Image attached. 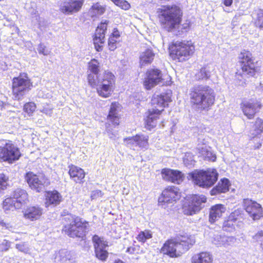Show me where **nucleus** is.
Instances as JSON below:
<instances>
[{
    "instance_id": "nucleus-1",
    "label": "nucleus",
    "mask_w": 263,
    "mask_h": 263,
    "mask_svg": "<svg viewBox=\"0 0 263 263\" xmlns=\"http://www.w3.org/2000/svg\"><path fill=\"white\" fill-rule=\"evenodd\" d=\"M191 102L195 108L200 110H208L214 104L215 92L207 85L194 86L190 91Z\"/></svg>"
},
{
    "instance_id": "nucleus-2",
    "label": "nucleus",
    "mask_w": 263,
    "mask_h": 263,
    "mask_svg": "<svg viewBox=\"0 0 263 263\" xmlns=\"http://www.w3.org/2000/svg\"><path fill=\"white\" fill-rule=\"evenodd\" d=\"M238 59L241 68L236 72L235 80L237 85L244 86L247 79L255 77L259 69L254 61L255 59L249 51L242 50L239 54Z\"/></svg>"
},
{
    "instance_id": "nucleus-3",
    "label": "nucleus",
    "mask_w": 263,
    "mask_h": 263,
    "mask_svg": "<svg viewBox=\"0 0 263 263\" xmlns=\"http://www.w3.org/2000/svg\"><path fill=\"white\" fill-rule=\"evenodd\" d=\"M195 243L194 236L180 235L174 239L166 241L161 249V252L171 257H178L189 250Z\"/></svg>"
},
{
    "instance_id": "nucleus-4",
    "label": "nucleus",
    "mask_w": 263,
    "mask_h": 263,
    "mask_svg": "<svg viewBox=\"0 0 263 263\" xmlns=\"http://www.w3.org/2000/svg\"><path fill=\"white\" fill-rule=\"evenodd\" d=\"M171 101V91L160 95L155 94L151 100L153 108L148 110V114L146 120V126L150 129L156 126L157 120L160 113L163 110V108L168 105V103Z\"/></svg>"
},
{
    "instance_id": "nucleus-5",
    "label": "nucleus",
    "mask_w": 263,
    "mask_h": 263,
    "mask_svg": "<svg viewBox=\"0 0 263 263\" xmlns=\"http://www.w3.org/2000/svg\"><path fill=\"white\" fill-rule=\"evenodd\" d=\"M65 224L63 231L70 237L83 238L88 230V222L79 217L68 215L64 218Z\"/></svg>"
},
{
    "instance_id": "nucleus-6",
    "label": "nucleus",
    "mask_w": 263,
    "mask_h": 263,
    "mask_svg": "<svg viewBox=\"0 0 263 263\" xmlns=\"http://www.w3.org/2000/svg\"><path fill=\"white\" fill-rule=\"evenodd\" d=\"M160 21L165 29L177 36L185 35L192 25L189 17H161Z\"/></svg>"
},
{
    "instance_id": "nucleus-7",
    "label": "nucleus",
    "mask_w": 263,
    "mask_h": 263,
    "mask_svg": "<svg viewBox=\"0 0 263 263\" xmlns=\"http://www.w3.org/2000/svg\"><path fill=\"white\" fill-rule=\"evenodd\" d=\"M218 176L216 170L211 168L206 170H196L189 174L194 184L202 188H209L213 186L217 181Z\"/></svg>"
},
{
    "instance_id": "nucleus-8",
    "label": "nucleus",
    "mask_w": 263,
    "mask_h": 263,
    "mask_svg": "<svg viewBox=\"0 0 263 263\" xmlns=\"http://www.w3.org/2000/svg\"><path fill=\"white\" fill-rule=\"evenodd\" d=\"M33 86L26 73H21L12 80V96L15 100H22Z\"/></svg>"
},
{
    "instance_id": "nucleus-9",
    "label": "nucleus",
    "mask_w": 263,
    "mask_h": 263,
    "mask_svg": "<svg viewBox=\"0 0 263 263\" xmlns=\"http://www.w3.org/2000/svg\"><path fill=\"white\" fill-rule=\"evenodd\" d=\"M169 49L172 57L182 62L187 60L193 54L194 47L188 43L177 41L173 43Z\"/></svg>"
},
{
    "instance_id": "nucleus-10",
    "label": "nucleus",
    "mask_w": 263,
    "mask_h": 263,
    "mask_svg": "<svg viewBox=\"0 0 263 263\" xmlns=\"http://www.w3.org/2000/svg\"><path fill=\"white\" fill-rule=\"evenodd\" d=\"M0 148V158L4 161L12 163L21 156L18 148L10 141L3 140Z\"/></svg>"
},
{
    "instance_id": "nucleus-11",
    "label": "nucleus",
    "mask_w": 263,
    "mask_h": 263,
    "mask_svg": "<svg viewBox=\"0 0 263 263\" xmlns=\"http://www.w3.org/2000/svg\"><path fill=\"white\" fill-rule=\"evenodd\" d=\"M206 201L204 195H193L186 200L182 209L185 215H193L199 212L203 208V204Z\"/></svg>"
},
{
    "instance_id": "nucleus-12",
    "label": "nucleus",
    "mask_w": 263,
    "mask_h": 263,
    "mask_svg": "<svg viewBox=\"0 0 263 263\" xmlns=\"http://www.w3.org/2000/svg\"><path fill=\"white\" fill-rule=\"evenodd\" d=\"M25 179L30 188L36 192H41L49 184L48 179L43 175H37L28 172L25 175Z\"/></svg>"
},
{
    "instance_id": "nucleus-13",
    "label": "nucleus",
    "mask_w": 263,
    "mask_h": 263,
    "mask_svg": "<svg viewBox=\"0 0 263 263\" xmlns=\"http://www.w3.org/2000/svg\"><path fill=\"white\" fill-rule=\"evenodd\" d=\"M115 76L110 72H105L101 76L100 86L97 88L99 95L103 98H108L111 96L115 85Z\"/></svg>"
},
{
    "instance_id": "nucleus-14",
    "label": "nucleus",
    "mask_w": 263,
    "mask_h": 263,
    "mask_svg": "<svg viewBox=\"0 0 263 263\" xmlns=\"http://www.w3.org/2000/svg\"><path fill=\"white\" fill-rule=\"evenodd\" d=\"M92 241L95 248L96 256L99 259L105 260L108 257V253L106 249L108 243L103 237L95 235L92 238Z\"/></svg>"
},
{
    "instance_id": "nucleus-15",
    "label": "nucleus",
    "mask_w": 263,
    "mask_h": 263,
    "mask_svg": "<svg viewBox=\"0 0 263 263\" xmlns=\"http://www.w3.org/2000/svg\"><path fill=\"white\" fill-rule=\"evenodd\" d=\"M162 73L158 69H151L147 71L144 81V85L146 89H151L162 83Z\"/></svg>"
},
{
    "instance_id": "nucleus-16",
    "label": "nucleus",
    "mask_w": 263,
    "mask_h": 263,
    "mask_svg": "<svg viewBox=\"0 0 263 263\" xmlns=\"http://www.w3.org/2000/svg\"><path fill=\"white\" fill-rule=\"evenodd\" d=\"M243 206L246 211L254 220H258L260 217H263L261 206L256 201L249 199H245Z\"/></svg>"
},
{
    "instance_id": "nucleus-17",
    "label": "nucleus",
    "mask_w": 263,
    "mask_h": 263,
    "mask_svg": "<svg viewBox=\"0 0 263 263\" xmlns=\"http://www.w3.org/2000/svg\"><path fill=\"white\" fill-rule=\"evenodd\" d=\"M180 197L179 189L175 186H168L162 193L161 196L159 198L158 202L162 204L170 203L178 200Z\"/></svg>"
},
{
    "instance_id": "nucleus-18",
    "label": "nucleus",
    "mask_w": 263,
    "mask_h": 263,
    "mask_svg": "<svg viewBox=\"0 0 263 263\" xmlns=\"http://www.w3.org/2000/svg\"><path fill=\"white\" fill-rule=\"evenodd\" d=\"M148 137L144 135H136L135 136L124 139V141L126 142L127 146L134 149H135V146L147 149L148 146Z\"/></svg>"
},
{
    "instance_id": "nucleus-19",
    "label": "nucleus",
    "mask_w": 263,
    "mask_h": 263,
    "mask_svg": "<svg viewBox=\"0 0 263 263\" xmlns=\"http://www.w3.org/2000/svg\"><path fill=\"white\" fill-rule=\"evenodd\" d=\"M158 16H182V11L176 5H163L157 10Z\"/></svg>"
},
{
    "instance_id": "nucleus-20",
    "label": "nucleus",
    "mask_w": 263,
    "mask_h": 263,
    "mask_svg": "<svg viewBox=\"0 0 263 263\" xmlns=\"http://www.w3.org/2000/svg\"><path fill=\"white\" fill-rule=\"evenodd\" d=\"M161 174L164 180L174 183L180 184L184 178V176L182 172L177 170L164 168L162 170Z\"/></svg>"
},
{
    "instance_id": "nucleus-21",
    "label": "nucleus",
    "mask_w": 263,
    "mask_h": 263,
    "mask_svg": "<svg viewBox=\"0 0 263 263\" xmlns=\"http://www.w3.org/2000/svg\"><path fill=\"white\" fill-rule=\"evenodd\" d=\"M84 3L83 0H75L65 2L61 7V10L66 14H71L79 11Z\"/></svg>"
},
{
    "instance_id": "nucleus-22",
    "label": "nucleus",
    "mask_w": 263,
    "mask_h": 263,
    "mask_svg": "<svg viewBox=\"0 0 263 263\" xmlns=\"http://www.w3.org/2000/svg\"><path fill=\"white\" fill-rule=\"evenodd\" d=\"M11 196L15 201V209H20L28 201V194L27 192L20 188L15 190L11 194Z\"/></svg>"
},
{
    "instance_id": "nucleus-23",
    "label": "nucleus",
    "mask_w": 263,
    "mask_h": 263,
    "mask_svg": "<svg viewBox=\"0 0 263 263\" xmlns=\"http://www.w3.org/2000/svg\"><path fill=\"white\" fill-rule=\"evenodd\" d=\"M260 107L261 105L257 102H247L243 104L242 109L245 115L251 119Z\"/></svg>"
},
{
    "instance_id": "nucleus-24",
    "label": "nucleus",
    "mask_w": 263,
    "mask_h": 263,
    "mask_svg": "<svg viewBox=\"0 0 263 263\" xmlns=\"http://www.w3.org/2000/svg\"><path fill=\"white\" fill-rule=\"evenodd\" d=\"M45 196L46 207L51 205L55 206L59 204L62 198L61 194L55 190L46 192Z\"/></svg>"
},
{
    "instance_id": "nucleus-25",
    "label": "nucleus",
    "mask_w": 263,
    "mask_h": 263,
    "mask_svg": "<svg viewBox=\"0 0 263 263\" xmlns=\"http://www.w3.org/2000/svg\"><path fill=\"white\" fill-rule=\"evenodd\" d=\"M226 211V208L223 204H217L212 206L210 210L209 221L212 223L218 220Z\"/></svg>"
},
{
    "instance_id": "nucleus-26",
    "label": "nucleus",
    "mask_w": 263,
    "mask_h": 263,
    "mask_svg": "<svg viewBox=\"0 0 263 263\" xmlns=\"http://www.w3.org/2000/svg\"><path fill=\"white\" fill-rule=\"evenodd\" d=\"M230 186V181L228 179L223 178L218 182V184L210 191L212 196L221 193H224L229 191Z\"/></svg>"
},
{
    "instance_id": "nucleus-27",
    "label": "nucleus",
    "mask_w": 263,
    "mask_h": 263,
    "mask_svg": "<svg viewBox=\"0 0 263 263\" xmlns=\"http://www.w3.org/2000/svg\"><path fill=\"white\" fill-rule=\"evenodd\" d=\"M69 170L68 173L70 177L76 183H81L83 182L82 180L85 177V172L84 170L78 166L71 165L69 166Z\"/></svg>"
},
{
    "instance_id": "nucleus-28",
    "label": "nucleus",
    "mask_w": 263,
    "mask_h": 263,
    "mask_svg": "<svg viewBox=\"0 0 263 263\" xmlns=\"http://www.w3.org/2000/svg\"><path fill=\"white\" fill-rule=\"evenodd\" d=\"M43 213L42 208L37 206L28 207L24 214L25 218L31 221L39 219Z\"/></svg>"
},
{
    "instance_id": "nucleus-29",
    "label": "nucleus",
    "mask_w": 263,
    "mask_h": 263,
    "mask_svg": "<svg viewBox=\"0 0 263 263\" xmlns=\"http://www.w3.org/2000/svg\"><path fill=\"white\" fill-rule=\"evenodd\" d=\"M155 53L151 49H147L144 52L140 53V64L141 66L150 64L154 59Z\"/></svg>"
},
{
    "instance_id": "nucleus-30",
    "label": "nucleus",
    "mask_w": 263,
    "mask_h": 263,
    "mask_svg": "<svg viewBox=\"0 0 263 263\" xmlns=\"http://www.w3.org/2000/svg\"><path fill=\"white\" fill-rule=\"evenodd\" d=\"M212 257L209 252H201L192 257V263H212Z\"/></svg>"
},
{
    "instance_id": "nucleus-31",
    "label": "nucleus",
    "mask_w": 263,
    "mask_h": 263,
    "mask_svg": "<svg viewBox=\"0 0 263 263\" xmlns=\"http://www.w3.org/2000/svg\"><path fill=\"white\" fill-rule=\"evenodd\" d=\"M107 27V22H101L96 29L93 39L98 40L99 41L105 40V35Z\"/></svg>"
},
{
    "instance_id": "nucleus-32",
    "label": "nucleus",
    "mask_w": 263,
    "mask_h": 263,
    "mask_svg": "<svg viewBox=\"0 0 263 263\" xmlns=\"http://www.w3.org/2000/svg\"><path fill=\"white\" fill-rule=\"evenodd\" d=\"M118 104L116 102L112 103L110 106V110L108 115V119L114 125L119 124V118L118 117V111L117 107Z\"/></svg>"
},
{
    "instance_id": "nucleus-33",
    "label": "nucleus",
    "mask_w": 263,
    "mask_h": 263,
    "mask_svg": "<svg viewBox=\"0 0 263 263\" xmlns=\"http://www.w3.org/2000/svg\"><path fill=\"white\" fill-rule=\"evenodd\" d=\"M70 258L71 255L69 252L65 249H62L55 253L54 262L67 263L68 261L70 260Z\"/></svg>"
},
{
    "instance_id": "nucleus-34",
    "label": "nucleus",
    "mask_w": 263,
    "mask_h": 263,
    "mask_svg": "<svg viewBox=\"0 0 263 263\" xmlns=\"http://www.w3.org/2000/svg\"><path fill=\"white\" fill-rule=\"evenodd\" d=\"M197 148L199 153L205 158L212 161H215L216 160V157L215 155L209 151L206 145L200 146L198 145Z\"/></svg>"
},
{
    "instance_id": "nucleus-35",
    "label": "nucleus",
    "mask_w": 263,
    "mask_h": 263,
    "mask_svg": "<svg viewBox=\"0 0 263 263\" xmlns=\"http://www.w3.org/2000/svg\"><path fill=\"white\" fill-rule=\"evenodd\" d=\"M263 132V120L257 118L254 123L251 133L253 137L261 134Z\"/></svg>"
},
{
    "instance_id": "nucleus-36",
    "label": "nucleus",
    "mask_w": 263,
    "mask_h": 263,
    "mask_svg": "<svg viewBox=\"0 0 263 263\" xmlns=\"http://www.w3.org/2000/svg\"><path fill=\"white\" fill-rule=\"evenodd\" d=\"M101 80V77L100 75H98V73H90L88 75V81L89 84L92 87L97 88L100 86V82Z\"/></svg>"
},
{
    "instance_id": "nucleus-37",
    "label": "nucleus",
    "mask_w": 263,
    "mask_h": 263,
    "mask_svg": "<svg viewBox=\"0 0 263 263\" xmlns=\"http://www.w3.org/2000/svg\"><path fill=\"white\" fill-rule=\"evenodd\" d=\"M106 10L105 6L101 5L99 3L93 4L91 6L90 11L94 15H101L104 14Z\"/></svg>"
},
{
    "instance_id": "nucleus-38",
    "label": "nucleus",
    "mask_w": 263,
    "mask_h": 263,
    "mask_svg": "<svg viewBox=\"0 0 263 263\" xmlns=\"http://www.w3.org/2000/svg\"><path fill=\"white\" fill-rule=\"evenodd\" d=\"M210 77V70L207 67L202 68L195 75L197 80H207Z\"/></svg>"
},
{
    "instance_id": "nucleus-39",
    "label": "nucleus",
    "mask_w": 263,
    "mask_h": 263,
    "mask_svg": "<svg viewBox=\"0 0 263 263\" xmlns=\"http://www.w3.org/2000/svg\"><path fill=\"white\" fill-rule=\"evenodd\" d=\"M88 67L91 73H99L100 63L98 60L92 59L88 63Z\"/></svg>"
},
{
    "instance_id": "nucleus-40",
    "label": "nucleus",
    "mask_w": 263,
    "mask_h": 263,
    "mask_svg": "<svg viewBox=\"0 0 263 263\" xmlns=\"http://www.w3.org/2000/svg\"><path fill=\"white\" fill-rule=\"evenodd\" d=\"M15 201L12 197L7 198L4 201L3 203V209L5 210H10L14 208Z\"/></svg>"
},
{
    "instance_id": "nucleus-41",
    "label": "nucleus",
    "mask_w": 263,
    "mask_h": 263,
    "mask_svg": "<svg viewBox=\"0 0 263 263\" xmlns=\"http://www.w3.org/2000/svg\"><path fill=\"white\" fill-rule=\"evenodd\" d=\"M152 237V234L148 231H141L138 235L137 239L139 241L144 242Z\"/></svg>"
},
{
    "instance_id": "nucleus-42",
    "label": "nucleus",
    "mask_w": 263,
    "mask_h": 263,
    "mask_svg": "<svg viewBox=\"0 0 263 263\" xmlns=\"http://www.w3.org/2000/svg\"><path fill=\"white\" fill-rule=\"evenodd\" d=\"M229 218L235 222L237 220L239 221L242 218L241 210L237 209L232 212L229 216Z\"/></svg>"
},
{
    "instance_id": "nucleus-43",
    "label": "nucleus",
    "mask_w": 263,
    "mask_h": 263,
    "mask_svg": "<svg viewBox=\"0 0 263 263\" xmlns=\"http://www.w3.org/2000/svg\"><path fill=\"white\" fill-rule=\"evenodd\" d=\"M212 242L217 247H224V235H217L214 237Z\"/></svg>"
},
{
    "instance_id": "nucleus-44",
    "label": "nucleus",
    "mask_w": 263,
    "mask_h": 263,
    "mask_svg": "<svg viewBox=\"0 0 263 263\" xmlns=\"http://www.w3.org/2000/svg\"><path fill=\"white\" fill-rule=\"evenodd\" d=\"M234 222H235L228 218V219L223 222L222 226L223 230L226 231H231L234 229Z\"/></svg>"
},
{
    "instance_id": "nucleus-45",
    "label": "nucleus",
    "mask_w": 263,
    "mask_h": 263,
    "mask_svg": "<svg viewBox=\"0 0 263 263\" xmlns=\"http://www.w3.org/2000/svg\"><path fill=\"white\" fill-rule=\"evenodd\" d=\"M36 105L33 102H29L25 104L24 106V110L28 115L32 114L35 110Z\"/></svg>"
},
{
    "instance_id": "nucleus-46",
    "label": "nucleus",
    "mask_w": 263,
    "mask_h": 263,
    "mask_svg": "<svg viewBox=\"0 0 263 263\" xmlns=\"http://www.w3.org/2000/svg\"><path fill=\"white\" fill-rule=\"evenodd\" d=\"M224 247L233 246L237 242V239L234 236H227L224 235Z\"/></svg>"
},
{
    "instance_id": "nucleus-47",
    "label": "nucleus",
    "mask_w": 263,
    "mask_h": 263,
    "mask_svg": "<svg viewBox=\"0 0 263 263\" xmlns=\"http://www.w3.org/2000/svg\"><path fill=\"white\" fill-rule=\"evenodd\" d=\"M8 177L4 174H0V191L6 188L8 185Z\"/></svg>"
},
{
    "instance_id": "nucleus-48",
    "label": "nucleus",
    "mask_w": 263,
    "mask_h": 263,
    "mask_svg": "<svg viewBox=\"0 0 263 263\" xmlns=\"http://www.w3.org/2000/svg\"><path fill=\"white\" fill-rule=\"evenodd\" d=\"M253 239L260 244V246L263 250V231L258 232L253 236Z\"/></svg>"
},
{
    "instance_id": "nucleus-49",
    "label": "nucleus",
    "mask_w": 263,
    "mask_h": 263,
    "mask_svg": "<svg viewBox=\"0 0 263 263\" xmlns=\"http://www.w3.org/2000/svg\"><path fill=\"white\" fill-rule=\"evenodd\" d=\"M37 50L39 54L44 55H48L50 51L47 48L46 46L42 43H40L37 48Z\"/></svg>"
},
{
    "instance_id": "nucleus-50",
    "label": "nucleus",
    "mask_w": 263,
    "mask_h": 263,
    "mask_svg": "<svg viewBox=\"0 0 263 263\" xmlns=\"http://www.w3.org/2000/svg\"><path fill=\"white\" fill-rule=\"evenodd\" d=\"M15 247L19 251L24 253H27L29 251V248L25 242L16 244Z\"/></svg>"
},
{
    "instance_id": "nucleus-51",
    "label": "nucleus",
    "mask_w": 263,
    "mask_h": 263,
    "mask_svg": "<svg viewBox=\"0 0 263 263\" xmlns=\"http://www.w3.org/2000/svg\"><path fill=\"white\" fill-rule=\"evenodd\" d=\"M117 39L109 37L108 41V45L110 50L114 51L117 47Z\"/></svg>"
},
{
    "instance_id": "nucleus-52",
    "label": "nucleus",
    "mask_w": 263,
    "mask_h": 263,
    "mask_svg": "<svg viewBox=\"0 0 263 263\" xmlns=\"http://www.w3.org/2000/svg\"><path fill=\"white\" fill-rule=\"evenodd\" d=\"M11 247V242L6 239L4 240L1 244H0V250L2 252L7 251Z\"/></svg>"
},
{
    "instance_id": "nucleus-53",
    "label": "nucleus",
    "mask_w": 263,
    "mask_h": 263,
    "mask_svg": "<svg viewBox=\"0 0 263 263\" xmlns=\"http://www.w3.org/2000/svg\"><path fill=\"white\" fill-rule=\"evenodd\" d=\"M93 43L95 47V49L97 51H101L103 50V46L102 44H104L105 40L100 41L98 40L93 39Z\"/></svg>"
},
{
    "instance_id": "nucleus-54",
    "label": "nucleus",
    "mask_w": 263,
    "mask_h": 263,
    "mask_svg": "<svg viewBox=\"0 0 263 263\" xmlns=\"http://www.w3.org/2000/svg\"><path fill=\"white\" fill-rule=\"evenodd\" d=\"M103 195V193L101 190H97L92 191L91 193V198L92 199H96L99 197H101Z\"/></svg>"
},
{
    "instance_id": "nucleus-55",
    "label": "nucleus",
    "mask_w": 263,
    "mask_h": 263,
    "mask_svg": "<svg viewBox=\"0 0 263 263\" xmlns=\"http://www.w3.org/2000/svg\"><path fill=\"white\" fill-rule=\"evenodd\" d=\"M106 132L110 139L115 140L117 137V133L112 131L109 127H106Z\"/></svg>"
},
{
    "instance_id": "nucleus-56",
    "label": "nucleus",
    "mask_w": 263,
    "mask_h": 263,
    "mask_svg": "<svg viewBox=\"0 0 263 263\" xmlns=\"http://www.w3.org/2000/svg\"><path fill=\"white\" fill-rule=\"evenodd\" d=\"M118 6L124 10H128L130 7V4L125 0H121Z\"/></svg>"
},
{
    "instance_id": "nucleus-57",
    "label": "nucleus",
    "mask_w": 263,
    "mask_h": 263,
    "mask_svg": "<svg viewBox=\"0 0 263 263\" xmlns=\"http://www.w3.org/2000/svg\"><path fill=\"white\" fill-rule=\"evenodd\" d=\"M255 25L256 27L263 29V17H257L255 21Z\"/></svg>"
},
{
    "instance_id": "nucleus-58",
    "label": "nucleus",
    "mask_w": 263,
    "mask_h": 263,
    "mask_svg": "<svg viewBox=\"0 0 263 263\" xmlns=\"http://www.w3.org/2000/svg\"><path fill=\"white\" fill-rule=\"evenodd\" d=\"M120 36V33L117 28H114L110 37L116 39H119Z\"/></svg>"
},
{
    "instance_id": "nucleus-59",
    "label": "nucleus",
    "mask_w": 263,
    "mask_h": 263,
    "mask_svg": "<svg viewBox=\"0 0 263 263\" xmlns=\"http://www.w3.org/2000/svg\"><path fill=\"white\" fill-rule=\"evenodd\" d=\"M254 14L257 16H263V9L257 8L254 10Z\"/></svg>"
},
{
    "instance_id": "nucleus-60",
    "label": "nucleus",
    "mask_w": 263,
    "mask_h": 263,
    "mask_svg": "<svg viewBox=\"0 0 263 263\" xmlns=\"http://www.w3.org/2000/svg\"><path fill=\"white\" fill-rule=\"evenodd\" d=\"M135 250V248L134 247H128L126 250V252H128L129 254H134Z\"/></svg>"
},
{
    "instance_id": "nucleus-61",
    "label": "nucleus",
    "mask_w": 263,
    "mask_h": 263,
    "mask_svg": "<svg viewBox=\"0 0 263 263\" xmlns=\"http://www.w3.org/2000/svg\"><path fill=\"white\" fill-rule=\"evenodd\" d=\"M233 0H224L223 4L226 6H230L232 5Z\"/></svg>"
},
{
    "instance_id": "nucleus-62",
    "label": "nucleus",
    "mask_w": 263,
    "mask_h": 263,
    "mask_svg": "<svg viewBox=\"0 0 263 263\" xmlns=\"http://www.w3.org/2000/svg\"><path fill=\"white\" fill-rule=\"evenodd\" d=\"M5 228L6 229H8L9 230H11L13 228L12 226L9 223H7V225H6Z\"/></svg>"
},
{
    "instance_id": "nucleus-63",
    "label": "nucleus",
    "mask_w": 263,
    "mask_h": 263,
    "mask_svg": "<svg viewBox=\"0 0 263 263\" xmlns=\"http://www.w3.org/2000/svg\"><path fill=\"white\" fill-rule=\"evenodd\" d=\"M0 224L4 227H6V225H7V223L4 222L3 221H2L1 222H0Z\"/></svg>"
},
{
    "instance_id": "nucleus-64",
    "label": "nucleus",
    "mask_w": 263,
    "mask_h": 263,
    "mask_svg": "<svg viewBox=\"0 0 263 263\" xmlns=\"http://www.w3.org/2000/svg\"><path fill=\"white\" fill-rule=\"evenodd\" d=\"M261 144L259 143L256 147V148H259L261 146Z\"/></svg>"
}]
</instances>
